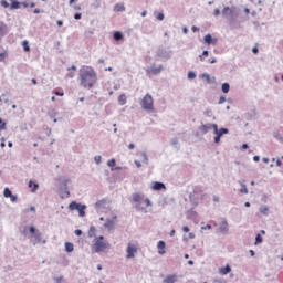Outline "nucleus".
<instances>
[{"instance_id": "obj_1", "label": "nucleus", "mask_w": 283, "mask_h": 283, "mask_svg": "<svg viewBox=\"0 0 283 283\" xmlns=\"http://www.w3.org/2000/svg\"><path fill=\"white\" fill-rule=\"evenodd\" d=\"M98 81V75L92 66H83L80 70V85L84 90H92Z\"/></svg>"}, {"instance_id": "obj_2", "label": "nucleus", "mask_w": 283, "mask_h": 283, "mask_svg": "<svg viewBox=\"0 0 283 283\" xmlns=\"http://www.w3.org/2000/svg\"><path fill=\"white\" fill-rule=\"evenodd\" d=\"M133 202L136 203V209L142 211V213H149V207H151V200L145 198V195L136 192L133 195Z\"/></svg>"}, {"instance_id": "obj_3", "label": "nucleus", "mask_w": 283, "mask_h": 283, "mask_svg": "<svg viewBox=\"0 0 283 283\" xmlns=\"http://www.w3.org/2000/svg\"><path fill=\"white\" fill-rule=\"evenodd\" d=\"M109 247V243L105 241V237L101 235L95 239L94 244L92 245L93 253H101V251H105Z\"/></svg>"}, {"instance_id": "obj_4", "label": "nucleus", "mask_w": 283, "mask_h": 283, "mask_svg": "<svg viewBox=\"0 0 283 283\" xmlns=\"http://www.w3.org/2000/svg\"><path fill=\"white\" fill-rule=\"evenodd\" d=\"M140 105L143 109H146V112H154V97H151L149 94H146L142 99Z\"/></svg>"}, {"instance_id": "obj_5", "label": "nucleus", "mask_w": 283, "mask_h": 283, "mask_svg": "<svg viewBox=\"0 0 283 283\" xmlns=\"http://www.w3.org/2000/svg\"><path fill=\"white\" fill-rule=\"evenodd\" d=\"M70 211H78L80 217L84 218L85 216V209H87L85 206L76 202V201H72L69 206Z\"/></svg>"}, {"instance_id": "obj_6", "label": "nucleus", "mask_w": 283, "mask_h": 283, "mask_svg": "<svg viewBox=\"0 0 283 283\" xmlns=\"http://www.w3.org/2000/svg\"><path fill=\"white\" fill-rule=\"evenodd\" d=\"M222 14L223 17H227L231 21H233V19H238L239 17L238 10L235 8H229V7H226L222 10Z\"/></svg>"}, {"instance_id": "obj_7", "label": "nucleus", "mask_w": 283, "mask_h": 283, "mask_svg": "<svg viewBox=\"0 0 283 283\" xmlns=\"http://www.w3.org/2000/svg\"><path fill=\"white\" fill-rule=\"evenodd\" d=\"M126 258L127 260H132L136 258V253H138V245L134 243H128L127 249H126Z\"/></svg>"}, {"instance_id": "obj_8", "label": "nucleus", "mask_w": 283, "mask_h": 283, "mask_svg": "<svg viewBox=\"0 0 283 283\" xmlns=\"http://www.w3.org/2000/svg\"><path fill=\"white\" fill-rule=\"evenodd\" d=\"M116 216H114L112 219H107L104 223V228L107 229V231H114V227H116Z\"/></svg>"}, {"instance_id": "obj_9", "label": "nucleus", "mask_w": 283, "mask_h": 283, "mask_svg": "<svg viewBox=\"0 0 283 283\" xmlns=\"http://www.w3.org/2000/svg\"><path fill=\"white\" fill-rule=\"evenodd\" d=\"M212 129H213L216 136H219L220 138H222V136H224V134H229V129H227V128L218 129L217 124H212Z\"/></svg>"}, {"instance_id": "obj_10", "label": "nucleus", "mask_w": 283, "mask_h": 283, "mask_svg": "<svg viewBox=\"0 0 283 283\" xmlns=\"http://www.w3.org/2000/svg\"><path fill=\"white\" fill-rule=\"evenodd\" d=\"M147 74H160V72H163V65L159 66H150L147 69Z\"/></svg>"}, {"instance_id": "obj_11", "label": "nucleus", "mask_w": 283, "mask_h": 283, "mask_svg": "<svg viewBox=\"0 0 283 283\" xmlns=\"http://www.w3.org/2000/svg\"><path fill=\"white\" fill-rule=\"evenodd\" d=\"M166 247H167V245H166L165 241H159V242L157 243V249H158L159 255H165V253H167V251L165 250Z\"/></svg>"}, {"instance_id": "obj_12", "label": "nucleus", "mask_w": 283, "mask_h": 283, "mask_svg": "<svg viewBox=\"0 0 283 283\" xmlns=\"http://www.w3.org/2000/svg\"><path fill=\"white\" fill-rule=\"evenodd\" d=\"M213 129V124H202L199 127V130L201 132V134H208L209 130Z\"/></svg>"}, {"instance_id": "obj_13", "label": "nucleus", "mask_w": 283, "mask_h": 283, "mask_svg": "<svg viewBox=\"0 0 283 283\" xmlns=\"http://www.w3.org/2000/svg\"><path fill=\"white\" fill-rule=\"evenodd\" d=\"M151 189L153 191H160L163 189H167V187L163 182L155 181L151 186Z\"/></svg>"}, {"instance_id": "obj_14", "label": "nucleus", "mask_w": 283, "mask_h": 283, "mask_svg": "<svg viewBox=\"0 0 283 283\" xmlns=\"http://www.w3.org/2000/svg\"><path fill=\"white\" fill-rule=\"evenodd\" d=\"M203 41L205 43H207L208 45H216V43H218V40L217 39H213L211 36V34H207L205 38H203Z\"/></svg>"}, {"instance_id": "obj_15", "label": "nucleus", "mask_w": 283, "mask_h": 283, "mask_svg": "<svg viewBox=\"0 0 283 283\" xmlns=\"http://www.w3.org/2000/svg\"><path fill=\"white\" fill-rule=\"evenodd\" d=\"M178 282V276L176 274H170L164 279V283H176Z\"/></svg>"}, {"instance_id": "obj_16", "label": "nucleus", "mask_w": 283, "mask_h": 283, "mask_svg": "<svg viewBox=\"0 0 283 283\" xmlns=\"http://www.w3.org/2000/svg\"><path fill=\"white\" fill-rule=\"evenodd\" d=\"M220 233H228L229 232V223L227 221H222L219 226Z\"/></svg>"}, {"instance_id": "obj_17", "label": "nucleus", "mask_w": 283, "mask_h": 283, "mask_svg": "<svg viewBox=\"0 0 283 283\" xmlns=\"http://www.w3.org/2000/svg\"><path fill=\"white\" fill-rule=\"evenodd\" d=\"M219 273H221V275H228V273H231V266L226 265L224 268H220Z\"/></svg>"}, {"instance_id": "obj_18", "label": "nucleus", "mask_w": 283, "mask_h": 283, "mask_svg": "<svg viewBox=\"0 0 283 283\" xmlns=\"http://www.w3.org/2000/svg\"><path fill=\"white\" fill-rule=\"evenodd\" d=\"M108 167H111L112 171H116V169H120V167H116V159H111L107 161Z\"/></svg>"}, {"instance_id": "obj_19", "label": "nucleus", "mask_w": 283, "mask_h": 283, "mask_svg": "<svg viewBox=\"0 0 283 283\" xmlns=\"http://www.w3.org/2000/svg\"><path fill=\"white\" fill-rule=\"evenodd\" d=\"M72 251H74V243H72V242H66V243H65V252H66V253H72Z\"/></svg>"}, {"instance_id": "obj_20", "label": "nucleus", "mask_w": 283, "mask_h": 283, "mask_svg": "<svg viewBox=\"0 0 283 283\" xmlns=\"http://www.w3.org/2000/svg\"><path fill=\"white\" fill-rule=\"evenodd\" d=\"M118 103H119V105H125L127 103V95L120 94L118 96Z\"/></svg>"}, {"instance_id": "obj_21", "label": "nucleus", "mask_w": 283, "mask_h": 283, "mask_svg": "<svg viewBox=\"0 0 283 283\" xmlns=\"http://www.w3.org/2000/svg\"><path fill=\"white\" fill-rule=\"evenodd\" d=\"M29 189H31L32 193L39 189V184H34L32 180L29 181Z\"/></svg>"}, {"instance_id": "obj_22", "label": "nucleus", "mask_w": 283, "mask_h": 283, "mask_svg": "<svg viewBox=\"0 0 283 283\" xmlns=\"http://www.w3.org/2000/svg\"><path fill=\"white\" fill-rule=\"evenodd\" d=\"M221 90L223 94H229V90H231V86L229 85V83H223Z\"/></svg>"}, {"instance_id": "obj_23", "label": "nucleus", "mask_w": 283, "mask_h": 283, "mask_svg": "<svg viewBox=\"0 0 283 283\" xmlns=\"http://www.w3.org/2000/svg\"><path fill=\"white\" fill-rule=\"evenodd\" d=\"M260 213H262L263 216H269V207L266 206H262L260 209H259Z\"/></svg>"}, {"instance_id": "obj_24", "label": "nucleus", "mask_w": 283, "mask_h": 283, "mask_svg": "<svg viewBox=\"0 0 283 283\" xmlns=\"http://www.w3.org/2000/svg\"><path fill=\"white\" fill-rule=\"evenodd\" d=\"M11 10H19L21 8V2L13 1L10 6Z\"/></svg>"}, {"instance_id": "obj_25", "label": "nucleus", "mask_w": 283, "mask_h": 283, "mask_svg": "<svg viewBox=\"0 0 283 283\" xmlns=\"http://www.w3.org/2000/svg\"><path fill=\"white\" fill-rule=\"evenodd\" d=\"M114 10H115V12H125V6L124 4H116Z\"/></svg>"}, {"instance_id": "obj_26", "label": "nucleus", "mask_w": 283, "mask_h": 283, "mask_svg": "<svg viewBox=\"0 0 283 283\" xmlns=\"http://www.w3.org/2000/svg\"><path fill=\"white\" fill-rule=\"evenodd\" d=\"M22 48L24 52H30V44L28 43V40L22 41Z\"/></svg>"}, {"instance_id": "obj_27", "label": "nucleus", "mask_w": 283, "mask_h": 283, "mask_svg": "<svg viewBox=\"0 0 283 283\" xmlns=\"http://www.w3.org/2000/svg\"><path fill=\"white\" fill-rule=\"evenodd\" d=\"M120 39H123V33H120V31H117L114 33V40L115 41H120Z\"/></svg>"}, {"instance_id": "obj_28", "label": "nucleus", "mask_w": 283, "mask_h": 283, "mask_svg": "<svg viewBox=\"0 0 283 283\" xmlns=\"http://www.w3.org/2000/svg\"><path fill=\"white\" fill-rule=\"evenodd\" d=\"M240 193H249V189L247 188V185L244 184L241 185Z\"/></svg>"}, {"instance_id": "obj_29", "label": "nucleus", "mask_w": 283, "mask_h": 283, "mask_svg": "<svg viewBox=\"0 0 283 283\" xmlns=\"http://www.w3.org/2000/svg\"><path fill=\"white\" fill-rule=\"evenodd\" d=\"M12 196V191L10 190V188H6L4 189V198H10Z\"/></svg>"}, {"instance_id": "obj_30", "label": "nucleus", "mask_w": 283, "mask_h": 283, "mask_svg": "<svg viewBox=\"0 0 283 283\" xmlns=\"http://www.w3.org/2000/svg\"><path fill=\"white\" fill-rule=\"evenodd\" d=\"M94 233H96V228L95 227H91L90 231H88L90 238H94Z\"/></svg>"}, {"instance_id": "obj_31", "label": "nucleus", "mask_w": 283, "mask_h": 283, "mask_svg": "<svg viewBox=\"0 0 283 283\" xmlns=\"http://www.w3.org/2000/svg\"><path fill=\"white\" fill-rule=\"evenodd\" d=\"M202 78L207 81V83H211V76L207 73H203Z\"/></svg>"}, {"instance_id": "obj_32", "label": "nucleus", "mask_w": 283, "mask_h": 283, "mask_svg": "<svg viewBox=\"0 0 283 283\" xmlns=\"http://www.w3.org/2000/svg\"><path fill=\"white\" fill-rule=\"evenodd\" d=\"M203 56H209V51H203L202 55H199L200 61H205Z\"/></svg>"}, {"instance_id": "obj_33", "label": "nucleus", "mask_w": 283, "mask_h": 283, "mask_svg": "<svg viewBox=\"0 0 283 283\" xmlns=\"http://www.w3.org/2000/svg\"><path fill=\"white\" fill-rule=\"evenodd\" d=\"M0 4L2 6V8H10V3H8V1L6 0H1Z\"/></svg>"}, {"instance_id": "obj_34", "label": "nucleus", "mask_w": 283, "mask_h": 283, "mask_svg": "<svg viewBox=\"0 0 283 283\" xmlns=\"http://www.w3.org/2000/svg\"><path fill=\"white\" fill-rule=\"evenodd\" d=\"M3 129H6V123L0 118V132H3Z\"/></svg>"}, {"instance_id": "obj_35", "label": "nucleus", "mask_w": 283, "mask_h": 283, "mask_svg": "<svg viewBox=\"0 0 283 283\" xmlns=\"http://www.w3.org/2000/svg\"><path fill=\"white\" fill-rule=\"evenodd\" d=\"M262 242V235L258 234L255 238V244H261Z\"/></svg>"}, {"instance_id": "obj_36", "label": "nucleus", "mask_w": 283, "mask_h": 283, "mask_svg": "<svg viewBox=\"0 0 283 283\" xmlns=\"http://www.w3.org/2000/svg\"><path fill=\"white\" fill-rule=\"evenodd\" d=\"M188 78H190V80L196 78V73H193V71H190V72L188 73Z\"/></svg>"}, {"instance_id": "obj_37", "label": "nucleus", "mask_w": 283, "mask_h": 283, "mask_svg": "<svg viewBox=\"0 0 283 283\" xmlns=\"http://www.w3.org/2000/svg\"><path fill=\"white\" fill-rule=\"evenodd\" d=\"M53 94H55V96H65V93L61 91H53Z\"/></svg>"}, {"instance_id": "obj_38", "label": "nucleus", "mask_w": 283, "mask_h": 283, "mask_svg": "<svg viewBox=\"0 0 283 283\" xmlns=\"http://www.w3.org/2000/svg\"><path fill=\"white\" fill-rule=\"evenodd\" d=\"M94 160H95L96 165H101L102 158H101V156H95Z\"/></svg>"}, {"instance_id": "obj_39", "label": "nucleus", "mask_w": 283, "mask_h": 283, "mask_svg": "<svg viewBox=\"0 0 283 283\" xmlns=\"http://www.w3.org/2000/svg\"><path fill=\"white\" fill-rule=\"evenodd\" d=\"M226 102H227V98H226V97L221 96V97L219 98V105H222V103H226Z\"/></svg>"}, {"instance_id": "obj_40", "label": "nucleus", "mask_w": 283, "mask_h": 283, "mask_svg": "<svg viewBox=\"0 0 283 283\" xmlns=\"http://www.w3.org/2000/svg\"><path fill=\"white\" fill-rule=\"evenodd\" d=\"M30 211H36V209L34 207H31L30 209H25L24 213H30Z\"/></svg>"}, {"instance_id": "obj_41", "label": "nucleus", "mask_w": 283, "mask_h": 283, "mask_svg": "<svg viewBox=\"0 0 283 283\" xmlns=\"http://www.w3.org/2000/svg\"><path fill=\"white\" fill-rule=\"evenodd\" d=\"M157 19L158 21H163V19H165V14L158 13Z\"/></svg>"}, {"instance_id": "obj_42", "label": "nucleus", "mask_w": 283, "mask_h": 283, "mask_svg": "<svg viewBox=\"0 0 283 283\" xmlns=\"http://www.w3.org/2000/svg\"><path fill=\"white\" fill-rule=\"evenodd\" d=\"M9 198H10L11 202H17V196L11 195Z\"/></svg>"}, {"instance_id": "obj_43", "label": "nucleus", "mask_w": 283, "mask_h": 283, "mask_svg": "<svg viewBox=\"0 0 283 283\" xmlns=\"http://www.w3.org/2000/svg\"><path fill=\"white\" fill-rule=\"evenodd\" d=\"M189 240H193L196 238V234L193 232H190L188 234Z\"/></svg>"}, {"instance_id": "obj_44", "label": "nucleus", "mask_w": 283, "mask_h": 283, "mask_svg": "<svg viewBox=\"0 0 283 283\" xmlns=\"http://www.w3.org/2000/svg\"><path fill=\"white\" fill-rule=\"evenodd\" d=\"M30 233H32L34 235V233H36V229H34V227H30L29 228Z\"/></svg>"}, {"instance_id": "obj_45", "label": "nucleus", "mask_w": 283, "mask_h": 283, "mask_svg": "<svg viewBox=\"0 0 283 283\" xmlns=\"http://www.w3.org/2000/svg\"><path fill=\"white\" fill-rule=\"evenodd\" d=\"M182 231H184V233H189V227L184 226V227H182Z\"/></svg>"}, {"instance_id": "obj_46", "label": "nucleus", "mask_w": 283, "mask_h": 283, "mask_svg": "<svg viewBox=\"0 0 283 283\" xmlns=\"http://www.w3.org/2000/svg\"><path fill=\"white\" fill-rule=\"evenodd\" d=\"M74 76H75V73H74V72L67 73V78H74Z\"/></svg>"}, {"instance_id": "obj_47", "label": "nucleus", "mask_w": 283, "mask_h": 283, "mask_svg": "<svg viewBox=\"0 0 283 283\" xmlns=\"http://www.w3.org/2000/svg\"><path fill=\"white\" fill-rule=\"evenodd\" d=\"M201 229L203 230V231H206V229H211V224H206V226H203V227H201Z\"/></svg>"}, {"instance_id": "obj_48", "label": "nucleus", "mask_w": 283, "mask_h": 283, "mask_svg": "<svg viewBox=\"0 0 283 283\" xmlns=\"http://www.w3.org/2000/svg\"><path fill=\"white\" fill-rule=\"evenodd\" d=\"M220 138H221L220 136L216 135V136H214V143H216V144L220 143Z\"/></svg>"}, {"instance_id": "obj_49", "label": "nucleus", "mask_w": 283, "mask_h": 283, "mask_svg": "<svg viewBox=\"0 0 283 283\" xmlns=\"http://www.w3.org/2000/svg\"><path fill=\"white\" fill-rule=\"evenodd\" d=\"M0 61H6V53H0Z\"/></svg>"}, {"instance_id": "obj_50", "label": "nucleus", "mask_w": 283, "mask_h": 283, "mask_svg": "<svg viewBox=\"0 0 283 283\" xmlns=\"http://www.w3.org/2000/svg\"><path fill=\"white\" fill-rule=\"evenodd\" d=\"M75 235H83V231H81V230H75Z\"/></svg>"}, {"instance_id": "obj_51", "label": "nucleus", "mask_w": 283, "mask_h": 283, "mask_svg": "<svg viewBox=\"0 0 283 283\" xmlns=\"http://www.w3.org/2000/svg\"><path fill=\"white\" fill-rule=\"evenodd\" d=\"M97 209H103L105 207V203H96Z\"/></svg>"}, {"instance_id": "obj_52", "label": "nucleus", "mask_w": 283, "mask_h": 283, "mask_svg": "<svg viewBox=\"0 0 283 283\" xmlns=\"http://www.w3.org/2000/svg\"><path fill=\"white\" fill-rule=\"evenodd\" d=\"M81 17H82L81 13H76V14L74 15V19H76V21H78V19H81Z\"/></svg>"}, {"instance_id": "obj_53", "label": "nucleus", "mask_w": 283, "mask_h": 283, "mask_svg": "<svg viewBox=\"0 0 283 283\" xmlns=\"http://www.w3.org/2000/svg\"><path fill=\"white\" fill-rule=\"evenodd\" d=\"M276 167H282V160L276 159Z\"/></svg>"}, {"instance_id": "obj_54", "label": "nucleus", "mask_w": 283, "mask_h": 283, "mask_svg": "<svg viewBox=\"0 0 283 283\" xmlns=\"http://www.w3.org/2000/svg\"><path fill=\"white\" fill-rule=\"evenodd\" d=\"M253 160H254V163H260V156H254Z\"/></svg>"}, {"instance_id": "obj_55", "label": "nucleus", "mask_w": 283, "mask_h": 283, "mask_svg": "<svg viewBox=\"0 0 283 283\" xmlns=\"http://www.w3.org/2000/svg\"><path fill=\"white\" fill-rule=\"evenodd\" d=\"M252 52H253V54H258V46H254V48L252 49Z\"/></svg>"}, {"instance_id": "obj_56", "label": "nucleus", "mask_w": 283, "mask_h": 283, "mask_svg": "<svg viewBox=\"0 0 283 283\" xmlns=\"http://www.w3.org/2000/svg\"><path fill=\"white\" fill-rule=\"evenodd\" d=\"M191 30H192V32H198V27H196V25H193L192 28H191Z\"/></svg>"}, {"instance_id": "obj_57", "label": "nucleus", "mask_w": 283, "mask_h": 283, "mask_svg": "<svg viewBox=\"0 0 283 283\" xmlns=\"http://www.w3.org/2000/svg\"><path fill=\"white\" fill-rule=\"evenodd\" d=\"M220 14V10L219 9H216L214 10V17H218Z\"/></svg>"}, {"instance_id": "obj_58", "label": "nucleus", "mask_w": 283, "mask_h": 283, "mask_svg": "<svg viewBox=\"0 0 283 283\" xmlns=\"http://www.w3.org/2000/svg\"><path fill=\"white\" fill-rule=\"evenodd\" d=\"M209 63H212V64H213V63H217V60H216V57H213V59H210V60H209Z\"/></svg>"}, {"instance_id": "obj_59", "label": "nucleus", "mask_w": 283, "mask_h": 283, "mask_svg": "<svg viewBox=\"0 0 283 283\" xmlns=\"http://www.w3.org/2000/svg\"><path fill=\"white\" fill-rule=\"evenodd\" d=\"M250 255H251V258H253L255 255V251L250 250Z\"/></svg>"}, {"instance_id": "obj_60", "label": "nucleus", "mask_w": 283, "mask_h": 283, "mask_svg": "<svg viewBox=\"0 0 283 283\" xmlns=\"http://www.w3.org/2000/svg\"><path fill=\"white\" fill-rule=\"evenodd\" d=\"M136 146H134V144H129L128 145V149H134Z\"/></svg>"}, {"instance_id": "obj_61", "label": "nucleus", "mask_w": 283, "mask_h": 283, "mask_svg": "<svg viewBox=\"0 0 283 283\" xmlns=\"http://www.w3.org/2000/svg\"><path fill=\"white\" fill-rule=\"evenodd\" d=\"M57 25L61 28V25H63V21H61V20H57Z\"/></svg>"}, {"instance_id": "obj_62", "label": "nucleus", "mask_w": 283, "mask_h": 283, "mask_svg": "<svg viewBox=\"0 0 283 283\" xmlns=\"http://www.w3.org/2000/svg\"><path fill=\"white\" fill-rule=\"evenodd\" d=\"M69 70H72L73 72H76V66L75 65H73L71 69H69Z\"/></svg>"}, {"instance_id": "obj_63", "label": "nucleus", "mask_w": 283, "mask_h": 283, "mask_svg": "<svg viewBox=\"0 0 283 283\" xmlns=\"http://www.w3.org/2000/svg\"><path fill=\"white\" fill-rule=\"evenodd\" d=\"M142 17H147V11H143Z\"/></svg>"}, {"instance_id": "obj_64", "label": "nucleus", "mask_w": 283, "mask_h": 283, "mask_svg": "<svg viewBox=\"0 0 283 283\" xmlns=\"http://www.w3.org/2000/svg\"><path fill=\"white\" fill-rule=\"evenodd\" d=\"M74 9L75 10H81V6H75Z\"/></svg>"}]
</instances>
